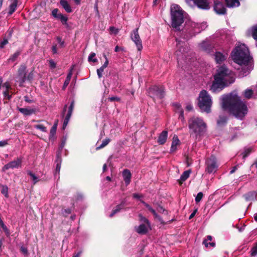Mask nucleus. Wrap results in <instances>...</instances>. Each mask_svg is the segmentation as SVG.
Returning a JSON list of instances; mask_svg holds the SVG:
<instances>
[{
	"instance_id": "60",
	"label": "nucleus",
	"mask_w": 257,
	"mask_h": 257,
	"mask_svg": "<svg viewBox=\"0 0 257 257\" xmlns=\"http://www.w3.org/2000/svg\"><path fill=\"white\" fill-rule=\"evenodd\" d=\"M20 249L23 254H27L28 253V249L27 247L22 246Z\"/></svg>"
},
{
	"instance_id": "29",
	"label": "nucleus",
	"mask_w": 257,
	"mask_h": 257,
	"mask_svg": "<svg viewBox=\"0 0 257 257\" xmlns=\"http://www.w3.org/2000/svg\"><path fill=\"white\" fill-rule=\"evenodd\" d=\"M56 174L59 173L60 169H61V164L62 162L61 158L60 156V153H58L57 155V159H56Z\"/></svg>"
},
{
	"instance_id": "12",
	"label": "nucleus",
	"mask_w": 257,
	"mask_h": 257,
	"mask_svg": "<svg viewBox=\"0 0 257 257\" xmlns=\"http://www.w3.org/2000/svg\"><path fill=\"white\" fill-rule=\"evenodd\" d=\"M26 69L25 65H21L18 71V75L17 77V81L19 82L21 85H22L26 80Z\"/></svg>"
},
{
	"instance_id": "32",
	"label": "nucleus",
	"mask_w": 257,
	"mask_h": 257,
	"mask_svg": "<svg viewBox=\"0 0 257 257\" xmlns=\"http://www.w3.org/2000/svg\"><path fill=\"white\" fill-rule=\"evenodd\" d=\"M140 201L141 202L148 208V209L154 215L156 218L159 217L158 214L156 213V211L150 205L142 200H141Z\"/></svg>"
},
{
	"instance_id": "63",
	"label": "nucleus",
	"mask_w": 257,
	"mask_h": 257,
	"mask_svg": "<svg viewBox=\"0 0 257 257\" xmlns=\"http://www.w3.org/2000/svg\"><path fill=\"white\" fill-rule=\"evenodd\" d=\"M186 109L188 111H191L193 110V106L191 104H188L186 106Z\"/></svg>"
},
{
	"instance_id": "25",
	"label": "nucleus",
	"mask_w": 257,
	"mask_h": 257,
	"mask_svg": "<svg viewBox=\"0 0 257 257\" xmlns=\"http://www.w3.org/2000/svg\"><path fill=\"white\" fill-rule=\"evenodd\" d=\"M125 201H122L120 204L117 205L115 208L112 210V212L109 215V217H112L114 216V214L119 212L120 210H121L125 206Z\"/></svg>"
},
{
	"instance_id": "41",
	"label": "nucleus",
	"mask_w": 257,
	"mask_h": 257,
	"mask_svg": "<svg viewBox=\"0 0 257 257\" xmlns=\"http://www.w3.org/2000/svg\"><path fill=\"white\" fill-rule=\"evenodd\" d=\"M34 127L40 130L42 132L46 133L47 131L46 127L42 124H36L34 125Z\"/></svg>"
},
{
	"instance_id": "26",
	"label": "nucleus",
	"mask_w": 257,
	"mask_h": 257,
	"mask_svg": "<svg viewBox=\"0 0 257 257\" xmlns=\"http://www.w3.org/2000/svg\"><path fill=\"white\" fill-rule=\"evenodd\" d=\"M243 196L246 201H252L256 198V193L255 191L249 192L244 194Z\"/></svg>"
},
{
	"instance_id": "52",
	"label": "nucleus",
	"mask_w": 257,
	"mask_h": 257,
	"mask_svg": "<svg viewBox=\"0 0 257 257\" xmlns=\"http://www.w3.org/2000/svg\"><path fill=\"white\" fill-rule=\"evenodd\" d=\"M203 193L202 192H199L195 197V201L197 203L199 202L202 198Z\"/></svg>"
},
{
	"instance_id": "21",
	"label": "nucleus",
	"mask_w": 257,
	"mask_h": 257,
	"mask_svg": "<svg viewBox=\"0 0 257 257\" xmlns=\"http://www.w3.org/2000/svg\"><path fill=\"white\" fill-rule=\"evenodd\" d=\"M180 145V141L176 135H174L173 138V140L170 149V153L175 152L178 146Z\"/></svg>"
},
{
	"instance_id": "11",
	"label": "nucleus",
	"mask_w": 257,
	"mask_h": 257,
	"mask_svg": "<svg viewBox=\"0 0 257 257\" xmlns=\"http://www.w3.org/2000/svg\"><path fill=\"white\" fill-rule=\"evenodd\" d=\"M190 23H194L193 22L188 20L185 22V25L183 27V28L182 30V37L185 39H189L192 37L195 36L197 33H196L194 31V29L191 27H188L189 28H187V25L189 24Z\"/></svg>"
},
{
	"instance_id": "8",
	"label": "nucleus",
	"mask_w": 257,
	"mask_h": 257,
	"mask_svg": "<svg viewBox=\"0 0 257 257\" xmlns=\"http://www.w3.org/2000/svg\"><path fill=\"white\" fill-rule=\"evenodd\" d=\"M205 171L209 174L215 173L219 166L216 158L211 156L205 161Z\"/></svg>"
},
{
	"instance_id": "42",
	"label": "nucleus",
	"mask_w": 257,
	"mask_h": 257,
	"mask_svg": "<svg viewBox=\"0 0 257 257\" xmlns=\"http://www.w3.org/2000/svg\"><path fill=\"white\" fill-rule=\"evenodd\" d=\"M137 40L138 41H133V42L135 44L138 50L139 51H141L143 49L142 40Z\"/></svg>"
},
{
	"instance_id": "48",
	"label": "nucleus",
	"mask_w": 257,
	"mask_h": 257,
	"mask_svg": "<svg viewBox=\"0 0 257 257\" xmlns=\"http://www.w3.org/2000/svg\"><path fill=\"white\" fill-rule=\"evenodd\" d=\"M48 61L49 62V67L51 69H54L56 68V63L53 59H50Z\"/></svg>"
},
{
	"instance_id": "16",
	"label": "nucleus",
	"mask_w": 257,
	"mask_h": 257,
	"mask_svg": "<svg viewBox=\"0 0 257 257\" xmlns=\"http://www.w3.org/2000/svg\"><path fill=\"white\" fill-rule=\"evenodd\" d=\"M74 102L72 101L71 102L70 106H69L68 113H67V114L64 119V122H63V130H64L65 128V127H66V126L67 125V124L69 121V120L70 119V117L72 114V112L74 109Z\"/></svg>"
},
{
	"instance_id": "49",
	"label": "nucleus",
	"mask_w": 257,
	"mask_h": 257,
	"mask_svg": "<svg viewBox=\"0 0 257 257\" xmlns=\"http://www.w3.org/2000/svg\"><path fill=\"white\" fill-rule=\"evenodd\" d=\"M95 56V53H91L88 57V61H92L93 62H96L97 61V59L93 58Z\"/></svg>"
},
{
	"instance_id": "10",
	"label": "nucleus",
	"mask_w": 257,
	"mask_h": 257,
	"mask_svg": "<svg viewBox=\"0 0 257 257\" xmlns=\"http://www.w3.org/2000/svg\"><path fill=\"white\" fill-rule=\"evenodd\" d=\"M186 2L192 7L196 6L199 9L206 10L210 8L207 0H186Z\"/></svg>"
},
{
	"instance_id": "39",
	"label": "nucleus",
	"mask_w": 257,
	"mask_h": 257,
	"mask_svg": "<svg viewBox=\"0 0 257 257\" xmlns=\"http://www.w3.org/2000/svg\"><path fill=\"white\" fill-rule=\"evenodd\" d=\"M57 19H60L63 25H67L68 18L66 16H65L61 14H59V17Z\"/></svg>"
},
{
	"instance_id": "5",
	"label": "nucleus",
	"mask_w": 257,
	"mask_h": 257,
	"mask_svg": "<svg viewBox=\"0 0 257 257\" xmlns=\"http://www.w3.org/2000/svg\"><path fill=\"white\" fill-rule=\"evenodd\" d=\"M171 25L176 31L180 30V27L184 22V12L176 4H173L171 7Z\"/></svg>"
},
{
	"instance_id": "57",
	"label": "nucleus",
	"mask_w": 257,
	"mask_h": 257,
	"mask_svg": "<svg viewBox=\"0 0 257 257\" xmlns=\"http://www.w3.org/2000/svg\"><path fill=\"white\" fill-rule=\"evenodd\" d=\"M65 144H66V139L62 141V142L60 146V147H59V152L58 153L61 154V152L62 149L63 148V147L65 146Z\"/></svg>"
},
{
	"instance_id": "14",
	"label": "nucleus",
	"mask_w": 257,
	"mask_h": 257,
	"mask_svg": "<svg viewBox=\"0 0 257 257\" xmlns=\"http://www.w3.org/2000/svg\"><path fill=\"white\" fill-rule=\"evenodd\" d=\"M186 27L187 28H189L188 27H192L194 29L193 30L194 32L198 34L202 31L205 30L207 27V25L206 22H203L200 24L196 23H190L189 24H188V25H187Z\"/></svg>"
},
{
	"instance_id": "56",
	"label": "nucleus",
	"mask_w": 257,
	"mask_h": 257,
	"mask_svg": "<svg viewBox=\"0 0 257 257\" xmlns=\"http://www.w3.org/2000/svg\"><path fill=\"white\" fill-rule=\"evenodd\" d=\"M103 56H104V58L105 59V62L104 63V64H103V65L101 67L105 69L108 66V59L105 54H103Z\"/></svg>"
},
{
	"instance_id": "6",
	"label": "nucleus",
	"mask_w": 257,
	"mask_h": 257,
	"mask_svg": "<svg viewBox=\"0 0 257 257\" xmlns=\"http://www.w3.org/2000/svg\"><path fill=\"white\" fill-rule=\"evenodd\" d=\"M211 97L205 90H202L199 94L198 105L201 111L209 113L212 106Z\"/></svg>"
},
{
	"instance_id": "50",
	"label": "nucleus",
	"mask_w": 257,
	"mask_h": 257,
	"mask_svg": "<svg viewBox=\"0 0 257 257\" xmlns=\"http://www.w3.org/2000/svg\"><path fill=\"white\" fill-rule=\"evenodd\" d=\"M140 221L142 222V223H149V220L142 214L139 215Z\"/></svg>"
},
{
	"instance_id": "18",
	"label": "nucleus",
	"mask_w": 257,
	"mask_h": 257,
	"mask_svg": "<svg viewBox=\"0 0 257 257\" xmlns=\"http://www.w3.org/2000/svg\"><path fill=\"white\" fill-rule=\"evenodd\" d=\"M150 226V223H142L138 226H135V229L138 233L145 234L148 232Z\"/></svg>"
},
{
	"instance_id": "58",
	"label": "nucleus",
	"mask_w": 257,
	"mask_h": 257,
	"mask_svg": "<svg viewBox=\"0 0 257 257\" xmlns=\"http://www.w3.org/2000/svg\"><path fill=\"white\" fill-rule=\"evenodd\" d=\"M3 94L4 97L7 98L9 100H10L12 97L11 95L9 94L8 90H6L5 91H4Z\"/></svg>"
},
{
	"instance_id": "7",
	"label": "nucleus",
	"mask_w": 257,
	"mask_h": 257,
	"mask_svg": "<svg viewBox=\"0 0 257 257\" xmlns=\"http://www.w3.org/2000/svg\"><path fill=\"white\" fill-rule=\"evenodd\" d=\"M176 50L175 51V55L177 57L178 62L181 60V59H187V56L188 51V48L185 47V43L179 40L178 39H176Z\"/></svg>"
},
{
	"instance_id": "45",
	"label": "nucleus",
	"mask_w": 257,
	"mask_h": 257,
	"mask_svg": "<svg viewBox=\"0 0 257 257\" xmlns=\"http://www.w3.org/2000/svg\"><path fill=\"white\" fill-rule=\"evenodd\" d=\"M251 148H247L244 149V152L242 153V158L243 159H245L251 152Z\"/></svg>"
},
{
	"instance_id": "28",
	"label": "nucleus",
	"mask_w": 257,
	"mask_h": 257,
	"mask_svg": "<svg viewBox=\"0 0 257 257\" xmlns=\"http://www.w3.org/2000/svg\"><path fill=\"white\" fill-rule=\"evenodd\" d=\"M60 4L67 13H71L72 12L70 6L66 0H61Z\"/></svg>"
},
{
	"instance_id": "22",
	"label": "nucleus",
	"mask_w": 257,
	"mask_h": 257,
	"mask_svg": "<svg viewBox=\"0 0 257 257\" xmlns=\"http://www.w3.org/2000/svg\"><path fill=\"white\" fill-rule=\"evenodd\" d=\"M18 110L25 116L31 115L36 112L35 109L30 108H18Z\"/></svg>"
},
{
	"instance_id": "46",
	"label": "nucleus",
	"mask_w": 257,
	"mask_h": 257,
	"mask_svg": "<svg viewBox=\"0 0 257 257\" xmlns=\"http://www.w3.org/2000/svg\"><path fill=\"white\" fill-rule=\"evenodd\" d=\"M20 52L19 51H17L15 52L9 59V61H15L18 57L20 55Z\"/></svg>"
},
{
	"instance_id": "17",
	"label": "nucleus",
	"mask_w": 257,
	"mask_h": 257,
	"mask_svg": "<svg viewBox=\"0 0 257 257\" xmlns=\"http://www.w3.org/2000/svg\"><path fill=\"white\" fill-rule=\"evenodd\" d=\"M214 10L215 12L219 15H223L226 13V9L223 4L218 1H215Z\"/></svg>"
},
{
	"instance_id": "54",
	"label": "nucleus",
	"mask_w": 257,
	"mask_h": 257,
	"mask_svg": "<svg viewBox=\"0 0 257 257\" xmlns=\"http://www.w3.org/2000/svg\"><path fill=\"white\" fill-rule=\"evenodd\" d=\"M58 10L57 9H54L52 12V15L56 18H58L59 17V14H58Z\"/></svg>"
},
{
	"instance_id": "4",
	"label": "nucleus",
	"mask_w": 257,
	"mask_h": 257,
	"mask_svg": "<svg viewBox=\"0 0 257 257\" xmlns=\"http://www.w3.org/2000/svg\"><path fill=\"white\" fill-rule=\"evenodd\" d=\"M188 127L191 137L199 140L206 132L207 125L203 119L197 116H193L188 120Z\"/></svg>"
},
{
	"instance_id": "34",
	"label": "nucleus",
	"mask_w": 257,
	"mask_h": 257,
	"mask_svg": "<svg viewBox=\"0 0 257 257\" xmlns=\"http://www.w3.org/2000/svg\"><path fill=\"white\" fill-rule=\"evenodd\" d=\"M227 118L224 115H220L217 120V125L219 126H223L227 122Z\"/></svg>"
},
{
	"instance_id": "2",
	"label": "nucleus",
	"mask_w": 257,
	"mask_h": 257,
	"mask_svg": "<svg viewBox=\"0 0 257 257\" xmlns=\"http://www.w3.org/2000/svg\"><path fill=\"white\" fill-rule=\"evenodd\" d=\"M231 57L235 63L244 66L240 72V75L242 77L248 75L252 70V57L247 47L244 44L236 46L232 51Z\"/></svg>"
},
{
	"instance_id": "27",
	"label": "nucleus",
	"mask_w": 257,
	"mask_h": 257,
	"mask_svg": "<svg viewBox=\"0 0 257 257\" xmlns=\"http://www.w3.org/2000/svg\"><path fill=\"white\" fill-rule=\"evenodd\" d=\"M191 173L190 170H187L184 171L183 174L181 175L180 179L178 182L180 184H181L184 181L186 180L189 177Z\"/></svg>"
},
{
	"instance_id": "1",
	"label": "nucleus",
	"mask_w": 257,
	"mask_h": 257,
	"mask_svg": "<svg viewBox=\"0 0 257 257\" xmlns=\"http://www.w3.org/2000/svg\"><path fill=\"white\" fill-rule=\"evenodd\" d=\"M221 104L224 110L240 120H243L248 112L246 103L236 94L230 93L222 96Z\"/></svg>"
},
{
	"instance_id": "13",
	"label": "nucleus",
	"mask_w": 257,
	"mask_h": 257,
	"mask_svg": "<svg viewBox=\"0 0 257 257\" xmlns=\"http://www.w3.org/2000/svg\"><path fill=\"white\" fill-rule=\"evenodd\" d=\"M200 48L207 53L213 52L214 44L209 39H206L199 44Z\"/></svg>"
},
{
	"instance_id": "30",
	"label": "nucleus",
	"mask_w": 257,
	"mask_h": 257,
	"mask_svg": "<svg viewBox=\"0 0 257 257\" xmlns=\"http://www.w3.org/2000/svg\"><path fill=\"white\" fill-rule=\"evenodd\" d=\"M132 40L138 41L137 40H141L138 32V28H137L133 31L131 35Z\"/></svg>"
},
{
	"instance_id": "38",
	"label": "nucleus",
	"mask_w": 257,
	"mask_h": 257,
	"mask_svg": "<svg viewBox=\"0 0 257 257\" xmlns=\"http://www.w3.org/2000/svg\"><path fill=\"white\" fill-rule=\"evenodd\" d=\"M252 94V90L250 89H246L244 92V96L247 99L250 98Z\"/></svg>"
},
{
	"instance_id": "47",
	"label": "nucleus",
	"mask_w": 257,
	"mask_h": 257,
	"mask_svg": "<svg viewBox=\"0 0 257 257\" xmlns=\"http://www.w3.org/2000/svg\"><path fill=\"white\" fill-rule=\"evenodd\" d=\"M175 105L176 106V107L178 108V111L180 113V115H179V117L180 118H181L182 119L184 118V116H183V110L180 108V105L179 104H178V103H176L175 104Z\"/></svg>"
},
{
	"instance_id": "61",
	"label": "nucleus",
	"mask_w": 257,
	"mask_h": 257,
	"mask_svg": "<svg viewBox=\"0 0 257 257\" xmlns=\"http://www.w3.org/2000/svg\"><path fill=\"white\" fill-rule=\"evenodd\" d=\"M56 129L55 128H51V130L50 131V137H53L56 134Z\"/></svg>"
},
{
	"instance_id": "23",
	"label": "nucleus",
	"mask_w": 257,
	"mask_h": 257,
	"mask_svg": "<svg viewBox=\"0 0 257 257\" xmlns=\"http://www.w3.org/2000/svg\"><path fill=\"white\" fill-rule=\"evenodd\" d=\"M214 58L216 63H221L226 59V56L221 52H216L214 54Z\"/></svg>"
},
{
	"instance_id": "33",
	"label": "nucleus",
	"mask_w": 257,
	"mask_h": 257,
	"mask_svg": "<svg viewBox=\"0 0 257 257\" xmlns=\"http://www.w3.org/2000/svg\"><path fill=\"white\" fill-rule=\"evenodd\" d=\"M212 240V236L210 235L207 236V237L206 239H205L203 241V244H204V245L206 247H208V245H210L212 247H214L215 246V243L213 242H210L209 241H211Z\"/></svg>"
},
{
	"instance_id": "44",
	"label": "nucleus",
	"mask_w": 257,
	"mask_h": 257,
	"mask_svg": "<svg viewBox=\"0 0 257 257\" xmlns=\"http://www.w3.org/2000/svg\"><path fill=\"white\" fill-rule=\"evenodd\" d=\"M257 255V242L254 244L250 250V255L255 256Z\"/></svg>"
},
{
	"instance_id": "37",
	"label": "nucleus",
	"mask_w": 257,
	"mask_h": 257,
	"mask_svg": "<svg viewBox=\"0 0 257 257\" xmlns=\"http://www.w3.org/2000/svg\"><path fill=\"white\" fill-rule=\"evenodd\" d=\"M72 75V70L69 72V73L68 74L66 79L64 82V85H63V89L65 88L69 84V82L70 81V80L71 79Z\"/></svg>"
},
{
	"instance_id": "55",
	"label": "nucleus",
	"mask_w": 257,
	"mask_h": 257,
	"mask_svg": "<svg viewBox=\"0 0 257 257\" xmlns=\"http://www.w3.org/2000/svg\"><path fill=\"white\" fill-rule=\"evenodd\" d=\"M57 40L60 46L61 47H63L64 46V41L62 40V38L59 37H58L57 38Z\"/></svg>"
},
{
	"instance_id": "40",
	"label": "nucleus",
	"mask_w": 257,
	"mask_h": 257,
	"mask_svg": "<svg viewBox=\"0 0 257 257\" xmlns=\"http://www.w3.org/2000/svg\"><path fill=\"white\" fill-rule=\"evenodd\" d=\"M27 173L32 178L34 184L39 181V179H38V177L32 171H28Z\"/></svg>"
},
{
	"instance_id": "64",
	"label": "nucleus",
	"mask_w": 257,
	"mask_h": 257,
	"mask_svg": "<svg viewBox=\"0 0 257 257\" xmlns=\"http://www.w3.org/2000/svg\"><path fill=\"white\" fill-rule=\"evenodd\" d=\"M52 49V52H53V54L57 53V48L56 45H53Z\"/></svg>"
},
{
	"instance_id": "24",
	"label": "nucleus",
	"mask_w": 257,
	"mask_h": 257,
	"mask_svg": "<svg viewBox=\"0 0 257 257\" xmlns=\"http://www.w3.org/2000/svg\"><path fill=\"white\" fill-rule=\"evenodd\" d=\"M226 6L229 8L238 7L240 5L238 0H225Z\"/></svg>"
},
{
	"instance_id": "51",
	"label": "nucleus",
	"mask_w": 257,
	"mask_h": 257,
	"mask_svg": "<svg viewBox=\"0 0 257 257\" xmlns=\"http://www.w3.org/2000/svg\"><path fill=\"white\" fill-rule=\"evenodd\" d=\"M1 226L2 227V228H3L4 231H5V232L6 234L7 235V236H9L10 235V231H9V229L6 226V225L5 224H4L3 225H2Z\"/></svg>"
},
{
	"instance_id": "15",
	"label": "nucleus",
	"mask_w": 257,
	"mask_h": 257,
	"mask_svg": "<svg viewBox=\"0 0 257 257\" xmlns=\"http://www.w3.org/2000/svg\"><path fill=\"white\" fill-rule=\"evenodd\" d=\"M21 160L18 158L17 160L5 165L3 168V171H5L9 169L18 168L21 166Z\"/></svg>"
},
{
	"instance_id": "59",
	"label": "nucleus",
	"mask_w": 257,
	"mask_h": 257,
	"mask_svg": "<svg viewBox=\"0 0 257 257\" xmlns=\"http://www.w3.org/2000/svg\"><path fill=\"white\" fill-rule=\"evenodd\" d=\"M8 43V41L7 39H4L3 41H2L0 43V48H3L4 46L7 44Z\"/></svg>"
},
{
	"instance_id": "62",
	"label": "nucleus",
	"mask_w": 257,
	"mask_h": 257,
	"mask_svg": "<svg viewBox=\"0 0 257 257\" xmlns=\"http://www.w3.org/2000/svg\"><path fill=\"white\" fill-rule=\"evenodd\" d=\"M33 73L32 72L29 73L27 77H26V79L29 80H32L33 78Z\"/></svg>"
},
{
	"instance_id": "19",
	"label": "nucleus",
	"mask_w": 257,
	"mask_h": 257,
	"mask_svg": "<svg viewBox=\"0 0 257 257\" xmlns=\"http://www.w3.org/2000/svg\"><path fill=\"white\" fill-rule=\"evenodd\" d=\"M168 138L167 131H163L159 136L157 142L160 145L164 144Z\"/></svg>"
},
{
	"instance_id": "43",
	"label": "nucleus",
	"mask_w": 257,
	"mask_h": 257,
	"mask_svg": "<svg viewBox=\"0 0 257 257\" xmlns=\"http://www.w3.org/2000/svg\"><path fill=\"white\" fill-rule=\"evenodd\" d=\"M109 142H110V139H105V140H103L101 144L99 146L96 147V149L97 150H99L100 149L104 148L109 143Z\"/></svg>"
},
{
	"instance_id": "9",
	"label": "nucleus",
	"mask_w": 257,
	"mask_h": 257,
	"mask_svg": "<svg viewBox=\"0 0 257 257\" xmlns=\"http://www.w3.org/2000/svg\"><path fill=\"white\" fill-rule=\"evenodd\" d=\"M148 93L150 97L153 99L159 98L160 99L164 97L165 95L164 88L163 86H153L149 88Z\"/></svg>"
},
{
	"instance_id": "53",
	"label": "nucleus",
	"mask_w": 257,
	"mask_h": 257,
	"mask_svg": "<svg viewBox=\"0 0 257 257\" xmlns=\"http://www.w3.org/2000/svg\"><path fill=\"white\" fill-rule=\"evenodd\" d=\"M104 68H103V67H101L100 68H99V69H98L97 70V74L98 77L99 78L102 77V73H103V72L104 71Z\"/></svg>"
},
{
	"instance_id": "35",
	"label": "nucleus",
	"mask_w": 257,
	"mask_h": 257,
	"mask_svg": "<svg viewBox=\"0 0 257 257\" xmlns=\"http://www.w3.org/2000/svg\"><path fill=\"white\" fill-rule=\"evenodd\" d=\"M248 32H250L251 36L253 39L256 41V46L257 47V25L252 27L251 30H248Z\"/></svg>"
},
{
	"instance_id": "20",
	"label": "nucleus",
	"mask_w": 257,
	"mask_h": 257,
	"mask_svg": "<svg viewBox=\"0 0 257 257\" xmlns=\"http://www.w3.org/2000/svg\"><path fill=\"white\" fill-rule=\"evenodd\" d=\"M122 177L126 185H128L131 182L132 177L130 171L128 169H124L122 171Z\"/></svg>"
},
{
	"instance_id": "3",
	"label": "nucleus",
	"mask_w": 257,
	"mask_h": 257,
	"mask_svg": "<svg viewBox=\"0 0 257 257\" xmlns=\"http://www.w3.org/2000/svg\"><path fill=\"white\" fill-rule=\"evenodd\" d=\"M213 78L210 90L214 93L220 92L235 81L232 72L224 65L217 68Z\"/></svg>"
},
{
	"instance_id": "36",
	"label": "nucleus",
	"mask_w": 257,
	"mask_h": 257,
	"mask_svg": "<svg viewBox=\"0 0 257 257\" xmlns=\"http://www.w3.org/2000/svg\"><path fill=\"white\" fill-rule=\"evenodd\" d=\"M2 187L1 193L7 198L9 197V189L6 185H0Z\"/></svg>"
},
{
	"instance_id": "31",
	"label": "nucleus",
	"mask_w": 257,
	"mask_h": 257,
	"mask_svg": "<svg viewBox=\"0 0 257 257\" xmlns=\"http://www.w3.org/2000/svg\"><path fill=\"white\" fill-rule=\"evenodd\" d=\"M18 5V0H14L9 7V14L11 15L16 10Z\"/></svg>"
}]
</instances>
